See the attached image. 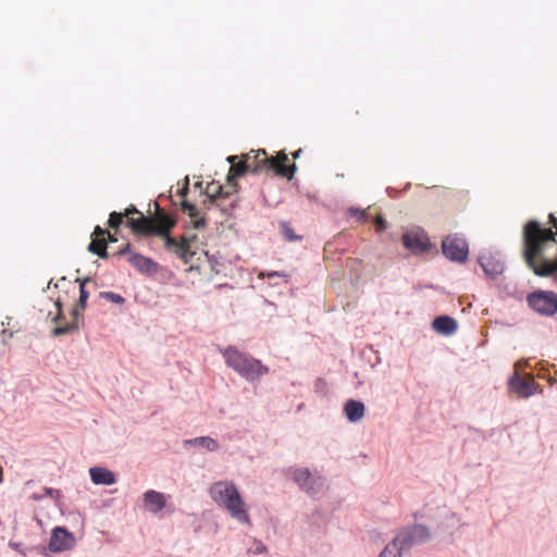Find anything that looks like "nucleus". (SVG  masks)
I'll return each mask as SVG.
<instances>
[{"label": "nucleus", "instance_id": "obj_1", "mask_svg": "<svg viewBox=\"0 0 557 557\" xmlns=\"http://www.w3.org/2000/svg\"><path fill=\"white\" fill-rule=\"evenodd\" d=\"M549 221L556 232L542 228L536 221L528 222L523 231V257L537 276L557 272V219L550 213Z\"/></svg>", "mask_w": 557, "mask_h": 557}, {"label": "nucleus", "instance_id": "obj_2", "mask_svg": "<svg viewBox=\"0 0 557 557\" xmlns=\"http://www.w3.org/2000/svg\"><path fill=\"white\" fill-rule=\"evenodd\" d=\"M131 224L137 232L153 234L162 238L164 248L185 263L190 262L196 255L197 235L184 234L180 239L172 237L170 233L176 224V219L161 209L157 202L153 218H140L139 221H131Z\"/></svg>", "mask_w": 557, "mask_h": 557}, {"label": "nucleus", "instance_id": "obj_3", "mask_svg": "<svg viewBox=\"0 0 557 557\" xmlns=\"http://www.w3.org/2000/svg\"><path fill=\"white\" fill-rule=\"evenodd\" d=\"M210 497L240 523L250 524V517L239 491L232 481H218L209 490Z\"/></svg>", "mask_w": 557, "mask_h": 557}, {"label": "nucleus", "instance_id": "obj_4", "mask_svg": "<svg viewBox=\"0 0 557 557\" xmlns=\"http://www.w3.org/2000/svg\"><path fill=\"white\" fill-rule=\"evenodd\" d=\"M248 164L251 173L274 172L275 175L292 180L296 172V164H286L288 157L284 151L277 152L274 157H269L265 150H251L242 154Z\"/></svg>", "mask_w": 557, "mask_h": 557}, {"label": "nucleus", "instance_id": "obj_5", "mask_svg": "<svg viewBox=\"0 0 557 557\" xmlns=\"http://www.w3.org/2000/svg\"><path fill=\"white\" fill-rule=\"evenodd\" d=\"M225 363L248 381H256L269 372V368L250 355L230 346L221 349Z\"/></svg>", "mask_w": 557, "mask_h": 557}, {"label": "nucleus", "instance_id": "obj_6", "mask_svg": "<svg viewBox=\"0 0 557 557\" xmlns=\"http://www.w3.org/2000/svg\"><path fill=\"white\" fill-rule=\"evenodd\" d=\"M76 282L79 283V299L72 310V321L70 323L58 325L57 327H54L52 331V334L54 336L69 334L78 329L79 317L82 315V312L85 310L89 297V293L86 290L85 287L86 284L90 282V278H77Z\"/></svg>", "mask_w": 557, "mask_h": 557}, {"label": "nucleus", "instance_id": "obj_7", "mask_svg": "<svg viewBox=\"0 0 557 557\" xmlns=\"http://www.w3.org/2000/svg\"><path fill=\"white\" fill-rule=\"evenodd\" d=\"M529 306L543 315L557 312V294L554 292H535L528 296Z\"/></svg>", "mask_w": 557, "mask_h": 557}, {"label": "nucleus", "instance_id": "obj_8", "mask_svg": "<svg viewBox=\"0 0 557 557\" xmlns=\"http://www.w3.org/2000/svg\"><path fill=\"white\" fill-rule=\"evenodd\" d=\"M443 253L451 261L463 262L468 257V245L463 238L447 236L442 243Z\"/></svg>", "mask_w": 557, "mask_h": 557}, {"label": "nucleus", "instance_id": "obj_9", "mask_svg": "<svg viewBox=\"0 0 557 557\" xmlns=\"http://www.w3.org/2000/svg\"><path fill=\"white\" fill-rule=\"evenodd\" d=\"M124 218L126 219V225L132 228V231L135 234L144 235V236H150L151 234H146L141 232H137L133 225L131 224V221H139L140 218H146L140 211H138L134 206H129L125 209L124 213L119 212H111L109 215L108 224L111 228H113L115 232L119 230L121 224L123 223Z\"/></svg>", "mask_w": 557, "mask_h": 557}, {"label": "nucleus", "instance_id": "obj_10", "mask_svg": "<svg viewBox=\"0 0 557 557\" xmlns=\"http://www.w3.org/2000/svg\"><path fill=\"white\" fill-rule=\"evenodd\" d=\"M396 537L400 542L401 548L407 549L414 544L425 542L430 537V532L425 527L418 524L400 531Z\"/></svg>", "mask_w": 557, "mask_h": 557}, {"label": "nucleus", "instance_id": "obj_11", "mask_svg": "<svg viewBox=\"0 0 557 557\" xmlns=\"http://www.w3.org/2000/svg\"><path fill=\"white\" fill-rule=\"evenodd\" d=\"M509 386L519 397L527 398L537 392L540 385L531 375L521 376L517 372L509 381Z\"/></svg>", "mask_w": 557, "mask_h": 557}, {"label": "nucleus", "instance_id": "obj_12", "mask_svg": "<svg viewBox=\"0 0 557 557\" xmlns=\"http://www.w3.org/2000/svg\"><path fill=\"white\" fill-rule=\"evenodd\" d=\"M189 191V180L185 177L183 186L177 190V195L182 198H185ZM181 208L183 212L187 213L191 220V224L194 228H203L206 226V220L199 216V211L195 205L188 202L183 199L181 202Z\"/></svg>", "mask_w": 557, "mask_h": 557}, {"label": "nucleus", "instance_id": "obj_13", "mask_svg": "<svg viewBox=\"0 0 557 557\" xmlns=\"http://www.w3.org/2000/svg\"><path fill=\"white\" fill-rule=\"evenodd\" d=\"M293 478L294 481L308 493H317L322 486L321 478H313L307 468L294 470Z\"/></svg>", "mask_w": 557, "mask_h": 557}, {"label": "nucleus", "instance_id": "obj_14", "mask_svg": "<svg viewBox=\"0 0 557 557\" xmlns=\"http://www.w3.org/2000/svg\"><path fill=\"white\" fill-rule=\"evenodd\" d=\"M116 255L127 256V261L140 272L149 273L156 270V263L150 258L132 252L129 244H126V246L119 250Z\"/></svg>", "mask_w": 557, "mask_h": 557}, {"label": "nucleus", "instance_id": "obj_15", "mask_svg": "<svg viewBox=\"0 0 557 557\" xmlns=\"http://www.w3.org/2000/svg\"><path fill=\"white\" fill-rule=\"evenodd\" d=\"M403 244L413 253H422L430 248V240L423 233L409 232L403 235Z\"/></svg>", "mask_w": 557, "mask_h": 557}, {"label": "nucleus", "instance_id": "obj_16", "mask_svg": "<svg viewBox=\"0 0 557 557\" xmlns=\"http://www.w3.org/2000/svg\"><path fill=\"white\" fill-rule=\"evenodd\" d=\"M74 539L63 528H55L49 542V548L52 552H63L72 547Z\"/></svg>", "mask_w": 557, "mask_h": 557}, {"label": "nucleus", "instance_id": "obj_17", "mask_svg": "<svg viewBox=\"0 0 557 557\" xmlns=\"http://www.w3.org/2000/svg\"><path fill=\"white\" fill-rule=\"evenodd\" d=\"M479 263L487 276L495 277L503 273L504 264L491 253L481 255Z\"/></svg>", "mask_w": 557, "mask_h": 557}, {"label": "nucleus", "instance_id": "obj_18", "mask_svg": "<svg viewBox=\"0 0 557 557\" xmlns=\"http://www.w3.org/2000/svg\"><path fill=\"white\" fill-rule=\"evenodd\" d=\"M144 503L151 512H159L166 506L164 494L150 490L144 494Z\"/></svg>", "mask_w": 557, "mask_h": 557}, {"label": "nucleus", "instance_id": "obj_19", "mask_svg": "<svg viewBox=\"0 0 557 557\" xmlns=\"http://www.w3.org/2000/svg\"><path fill=\"white\" fill-rule=\"evenodd\" d=\"M90 479L94 484L112 485L115 483V475L112 471L101 468L94 467L89 470Z\"/></svg>", "mask_w": 557, "mask_h": 557}, {"label": "nucleus", "instance_id": "obj_20", "mask_svg": "<svg viewBox=\"0 0 557 557\" xmlns=\"http://www.w3.org/2000/svg\"><path fill=\"white\" fill-rule=\"evenodd\" d=\"M433 329L444 335H451L457 331V322L448 315H441L434 319L432 323Z\"/></svg>", "mask_w": 557, "mask_h": 557}, {"label": "nucleus", "instance_id": "obj_21", "mask_svg": "<svg viewBox=\"0 0 557 557\" xmlns=\"http://www.w3.org/2000/svg\"><path fill=\"white\" fill-rule=\"evenodd\" d=\"M344 412L350 422H358L364 417L366 407L361 401L349 399L344 406Z\"/></svg>", "mask_w": 557, "mask_h": 557}, {"label": "nucleus", "instance_id": "obj_22", "mask_svg": "<svg viewBox=\"0 0 557 557\" xmlns=\"http://www.w3.org/2000/svg\"><path fill=\"white\" fill-rule=\"evenodd\" d=\"M237 159V156H231L227 158V161L231 163V168L227 174L228 182H232L233 180L244 175L245 173L250 172L246 159L242 158V160L236 162Z\"/></svg>", "mask_w": 557, "mask_h": 557}, {"label": "nucleus", "instance_id": "obj_23", "mask_svg": "<svg viewBox=\"0 0 557 557\" xmlns=\"http://www.w3.org/2000/svg\"><path fill=\"white\" fill-rule=\"evenodd\" d=\"M185 445H199L209 451H215L219 445L215 440L210 436H200L193 440L185 441Z\"/></svg>", "mask_w": 557, "mask_h": 557}, {"label": "nucleus", "instance_id": "obj_24", "mask_svg": "<svg viewBox=\"0 0 557 557\" xmlns=\"http://www.w3.org/2000/svg\"><path fill=\"white\" fill-rule=\"evenodd\" d=\"M88 250L102 259L108 258L107 238H92Z\"/></svg>", "mask_w": 557, "mask_h": 557}, {"label": "nucleus", "instance_id": "obj_25", "mask_svg": "<svg viewBox=\"0 0 557 557\" xmlns=\"http://www.w3.org/2000/svg\"><path fill=\"white\" fill-rule=\"evenodd\" d=\"M206 195L208 197V201L211 206L216 205V201L220 198L225 197L226 194L223 193V188L218 183H210L207 186Z\"/></svg>", "mask_w": 557, "mask_h": 557}, {"label": "nucleus", "instance_id": "obj_26", "mask_svg": "<svg viewBox=\"0 0 557 557\" xmlns=\"http://www.w3.org/2000/svg\"><path fill=\"white\" fill-rule=\"evenodd\" d=\"M403 550H405V548H401L400 542L395 537L392 543L386 545L379 557H401Z\"/></svg>", "mask_w": 557, "mask_h": 557}, {"label": "nucleus", "instance_id": "obj_27", "mask_svg": "<svg viewBox=\"0 0 557 557\" xmlns=\"http://www.w3.org/2000/svg\"><path fill=\"white\" fill-rule=\"evenodd\" d=\"M280 228H281V233L282 235L289 242H294V240H298L300 239L299 236H297L295 233H294V230L292 228V226L286 223V222H281L280 223Z\"/></svg>", "mask_w": 557, "mask_h": 557}, {"label": "nucleus", "instance_id": "obj_28", "mask_svg": "<svg viewBox=\"0 0 557 557\" xmlns=\"http://www.w3.org/2000/svg\"><path fill=\"white\" fill-rule=\"evenodd\" d=\"M100 295H101V297H103L114 304L121 305L124 302V298L121 295L112 293V292H104V293H101Z\"/></svg>", "mask_w": 557, "mask_h": 557}, {"label": "nucleus", "instance_id": "obj_29", "mask_svg": "<svg viewBox=\"0 0 557 557\" xmlns=\"http://www.w3.org/2000/svg\"><path fill=\"white\" fill-rule=\"evenodd\" d=\"M376 232H383L386 228V221L382 215H377L374 220Z\"/></svg>", "mask_w": 557, "mask_h": 557}, {"label": "nucleus", "instance_id": "obj_30", "mask_svg": "<svg viewBox=\"0 0 557 557\" xmlns=\"http://www.w3.org/2000/svg\"><path fill=\"white\" fill-rule=\"evenodd\" d=\"M259 277H269V278H273V277H284L286 278L287 275L283 272H276V271H272V272H261L259 274Z\"/></svg>", "mask_w": 557, "mask_h": 557}, {"label": "nucleus", "instance_id": "obj_31", "mask_svg": "<svg viewBox=\"0 0 557 557\" xmlns=\"http://www.w3.org/2000/svg\"><path fill=\"white\" fill-rule=\"evenodd\" d=\"M109 235V231L101 228L100 226H96L92 233V238H106Z\"/></svg>", "mask_w": 557, "mask_h": 557}, {"label": "nucleus", "instance_id": "obj_32", "mask_svg": "<svg viewBox=\"0 0 557 557\" xmlns=\"http://www.w3.org/2000/svg\"><path fill=\"white\" fill-rule=\"evenodd\" d=\"M55 306L58 308V315L54 319V321H59L61 319V313H62V309H61L62 305H61V301L59 299L55 301Z\"/></svg>", "mask_w": 557, "mask_h": 557}, {"label": "nucleus", "instance_id": "obj_33", "mask_svg": "<svg viewBox=\"0 0 557 557\" xmlns=\"http://www.w3.org/2000/svg\"><path fill=\"white\" fill-rule=\"evenodd\" d=\"M106 238H107V242H110V243H115L117 240L115 235L111 234L110 232H109V235L106 236Z\"/></svg>", "mask_w": 557, "mask_h": 557}, {"label": "nucleus", "instance_id": "obj_34", "mask_svg": "<svg viewBox=\"0 0 557 557\" xmlns=\"http://www.w3.org/2000/svg\"><path fill=\"white\" fill-rule=\"evenodd\" d=\"M301 152H302L301 149L296 150L295 152H293V158L298 159L300 157Z\"/></svg>", "mask_w": 557, "mask_h": 557}, {"label": "nucleus", "instance_id": "obj_35", "mask_svg": "<svg viewBox=\"0 0 557 557\" xmlns=\"http://www.w3.org/2000/svg\"><path fill=\"white\" fill-rule=\"evenodd\" d=\"M257 552H258V553H263V552H265V546H260V547H258V548H257Z\"/></svg>", "mask_w": 557, "mask_h": 557}, {"label": "nucleus", "instance_id": "obj_36", "mask_svg": "<svg viewBox=\"0 0 557 557\" xmlns=\"http://www.w3.org/2000/svg\"><path fill=\"white\" fill-rule=\"evenodd\" d=\"M2 481V468L0 467V482Z\"/></svg>", "mask_w": 557, "mask_h": 557}]
</instances>
